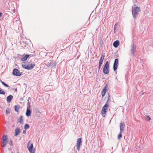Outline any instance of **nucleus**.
<instances>
[{
  "instance_id": "nucleus-27",
  "label": "nucleus",
  "mask_w": 153,
  "mask_h": 153,
  "mask_svg": "<svg viewBox=\"0 0 153 153\" xmlns=\"http://www.w3.org/2000/svg\"><path fill=\"white\" fill-rule=\"evenodd\" d=\"M6 113L7 114H8L10 113V110L9 108H7L6 109Z\"/></svg>"
},
{
  "instance_id": "nucleus-35",
  "label": "nucleus",
  "mask_w": 153,
  "mask_h": 153,
  "mask_svg": "<svg viewBox=\"0 0 153 153\" xmlns=\"http://www.w3.org/2000/svg\"><path fill=\"white\" fill-rule=\"evenodd\" d=\"M2 15V13L1 12H0V17Z\"/></svg>"
},
{
  "instance_id": "nucleus-7",
  "label": "nucleus",
  "mask_w": 153,
  "mask_h": 153,
  "mask_svg": "<svg viewBox=\"0 0 153 153\" xmlns=\"http://www.w3.org/2000/svg\"><path fill=\"white\" fill-rule=\"evenodd\" d=\"M22 74V72H20L17 69L15 68L13 71V75L16 76H20Z\"/></svg>"
},
{
  "instance_id": "nucleus-15",
  "label": "nucleus",
  "mask_w": 153,
  "mask_h": 153,
  "mask_svg": "<svg viewBox=\"0 0 153 153\" xmlns=\"http://www.w3.org/2000/svg\"><path fill=\"white\" fill-rule=\"evenodd\" d=\"M20 129L18 128H16L15 129V134H14V136H16L20 133Z\"/></svg>"
},
{
  "instance_id": "nucleus-22",
  "label": "nucleus",
  "mask_w": 153,
  "mask_h": 153,
  "mask_svg": "<svg viewBox=\"0 0 153 153\" xmlns=\"http://www.w3.org/2000/svg\"><path fill=\"white\" fill-rule=\"evenodd\" d=\"M5 92L4 91H2V89L0 88V94L4 95L5 94Z\"/></svg>"
},
{
  "instance_id": "nucleus-3",
  "label": "nucleus",
  "mask_w": 153,
  "mask_h": 153,
  "mask_svg": "<svg viewBox=\"0 0 153 153\" xmlns=\"http://www.w3.org/2000/svg\"><path fill=\"white\" fill-rule=\"evenodd\" d=\"M103 72L105 74H108L109 72V64L108 61L106 62L103 68Z\"/></svg>"
},
{
  "instance_id": "nucleus-13",
  "label": "nucleus",
  "mask_w": 153,
  "mask_h": 153,
  "mask_svg": "<svg viewBox=\"0 0 153 153\" xmlns=\"http://www.w3.org/2000/svg\"><path fill=\"white\" fill-rule=\"evenodd\" d=\"M13 98V96L11 95L8 96L6 98L7 101V102L10 103Z\"/></svg>"
},
{
  "instance_id": "nucleus-16",
  "label": "nucleus",
  "mask_w": 153,
  "mask_h": 153,
  "mask_svg": "<svg viewBox=\"0 0 153 153\" xmlns=\"http://www.w3.org/2000/svg\"><path fill=\"white\" fill-rule=\"evenodd\" d=\"M120 44L118 40L115 41L113 43V46L115 48H117L118 47Z\"/></svg>"
},
{
  "instance_id": "nucleus-33",
  "label": "nucleus",
  "mask_w": 153,
  "mask_h": 153,
  "mask_svg": "<svg viewBox=\"0 0 153 153\" xmlns=\"http://www.w3.org/2000/svg\"><path fill=\"white\" fill-rule=\"evenodd\" d=\"M23 134H25L26 133V130H23Z\"/></svg>"
},
{
  "instance_id": "nucleus-18",
  "label": "nucleus",
  "mask_w": 153,
  "mask_h": 153,
  "mask_svg": "<svg viewBox=\"0 0 153 153\" xmlns=\"http://www.w3.org/2000/svg\"><path fill=\"white\" fill-rule=\"evenodd\" d=\"M20 106L19 105H16L15 106V110L16 111L18 112L20 108Z\"/></svg>"
},
{
  "instance_id": "nucleus-6",
  "label": "nucleus",
  "mask_w": 153,
  "mask_h": 153,
  "mask_svg": "<svg viewBox=\"0 0 153 153\" xmlns=\"http://www.w3.org/2000/svg\"><path fill=\"white\" fill-rule=\"evenodd\" d=\"M8 142L7 136L6 135H4L2 137V145H1L2 147L4 148L7 145V143Z\"/></svg>"
},
{
  "instance_id": "nucleus-32",
  "label": "nucleus",
  "mask_w": 153,
  "mask_h": 153,
  "mask_svg": "<svg viewBox=\"0 0 153 153\" xmlns=\"http://www.w3.org/2000/svg\"><path fill=\"white\" fill-rule=\"evenodd\" d=\"M101 65H99L98 72H99V70L101 68Z\"/></svg>"
},
{
  "instance_id": "nucleus-8",
  "label": "nucleus",
  "mask_w": 153,
  "mask_h": 153,
  "mask_svg": "<svg viewBox=\"0 0 153 153\" xmlns=\"http://www.w3.org/2000/svg\"><path fill=\"white\" fill-rule=\"evenodd\" d=\"M82 138H78L77 140L76 146L79 151L80 146L82 144Z\"/></svg>"
},
{
  "instance_id": "nucleus-36",
  "label": "nucleus",
  "mask_w": 153,
  "mask_h": 153,
  "mask_svg": "<svg viewBox=\"0 0 153 153\" xmlns=\"http://www.w3.org/2000/svg\"><path fill=\"white\" fill-rule=\"evenodd\" d=\"M143 94H144V93H142V95H143Z\"/></svg>"
},
{
  "instance_id": "nucleus-17",
  "label": "nucleus",
  "mask_w": 153,
  "mask_h": 153,
  "mask_svg": "<svg viewBox=\"0 0 153 153\" xmlns=\"http://www.w3.org/2000/svg\"><path fill=\"white\" fill-rule=\"evenodd\" d=\"M29 56L30 55L28 54L26 55L24 57L21 58V60L22 61H26L29 57Z\"/></svg>"
},
{
  "instance_id": "nucleus-1",
  "label": "nucleus",
  "mask_w": 153,
  "mask_h": 153,
  "mask_svg": "<svg viewBox=\"0 0 153 153\" xmlns=\"http://www.w3.org/2000/svg\"><path fill=\"white\" fill-rule=\"evenodd\" d=\"M110 96L109 95L108 97V100L106 102L105 104L104 105L103 107L102 108V110H101V114L102 116L103 117H105V114H106L107 112V107L108 106V101L110 100Z\"/></svg>"
},
{
  "instance_id": "nucleus-4",
  "label": "nucleus",
  "mask_w": 153,
  "mask_h": 153,
  "mask_svg": "<svg viewBox=\"0 0 153 153\" xmlns=\"http://www.w3.org/2000/svg\"><path fill=\"white\" fill-rule=\"evenodd\" d=\"M22 67L25 69L28 70H31L33 69V67L35 66V64H30V66L27 64L25 63H23L22 64Z\"/></svg>"
},
{
  "instance_id": "nucleus-10",
  "label": "nucleus",
  "mask_w": 153,
  "mask_h": 153,
  "mask_svg": "<svg viewBox=\"0 0 153 153\" xmlns=\"http://www.w3.org/2000/svg\"><path fill=\"white\" fill-rule=\"evenodd\" d=\"M118 64V59H115L113 65V70L115 71H116L117 68Z\"/></svg>"
},
{
  "instance_id": "nucleus-25",
  "label": "nucleus",
  "mask_w": 153,
  "mask_h": 153,
  "mask_svg": "<svg viewBox=\"0 0 153 153\" xmlns=\"http://www.w3.org/2000/svg\"><path fill=\"white\" fill-rule=\"evenodd\" d=\"M22 116H21L20 117V120L19 121V123L20 124H23V121L22 119Z\"/></svg>"
},
{
  "instance_id": "nucleus-20",
  "label": "nucleus",
  "mask_w": 153,
  "mask_h": 153,
  "mask_svg": "<svg viewBox=\"0 0 153 153\" xmlns=\"http://www.w3.org/2000/svg\"><path fill=\"white\" fill-rule=\"evenodd\" d=\"M1 82L2 84L4 86L7 87H10V86L7 84L5 83L4 82L2 81H1Z\"/></svg>"
},
{
  "instance_id": "nucleus-34",
  "label": "nucleus",
  "mask_w": 153,
  "mask_h": 153,
  "mask_svg": "<svg viewBox=\"0 0 153 153\" xmlns=\"http://www.w3.org/2000/svg\"><path fill=\"white\" fill-rule=\"evenodd\" d=\"M117 25V24H116L115 25V26H114V31H115V30H116V29H115V26H116Z\"/></svg>"
},
{
  "instance_id": "nucleus-26",
  "label": "nucleus",
  "mask_w": 153,
  "mask_h": 153,
  "mask_svg": "<svg viewBox=\"0 0 153 153\" xmlns=\"http://www.w3.org/2000/svg\"><path fill=\"white\" fill-rule=\"evenodd\" d=\"M30 99V97H29L28 98V99L27 100V105H27V108H30V102H29V100Z\"/></svg>"
},
{
  "instance_id": "nucleus-11",
  "label": "nucleus",
  "mask_w": 153,
  "mask_h": 153,
  "mask_svg": "<svg viewBox=\"0 0 153 153\" xmlns=\"http://www.w3.org/2000/svg\"><path fill=\"white\" fill-rule=\"evenodd\" d=\"M27 148L28 149L30 152V153H34L35 151L34 150L33 151V145L32 144H31L30 146L28 145Z\"/></svg>"
},
{
  "instance_id": "nucleus-31",
  "label": "nucleus",
  "mask_w": 153,
  "mask_h": 153,
  "mask_svg": "<svg viewBox=\"0 0 153 153\" xmlns=\"http://www.w3.org/2000/svg\"><path fill=\"white\" fill-rule=\"evenodd\" d=\"M102 62H103V61H101L100 60L99 62V65L101 66V65H102Z\"/></svg>"
},
{
  "instance_id": "nucleus-5",
  "label": "nucleus",
  "mask_w": 153,
  "mask_h": 153,
  "mask_svg": "<svg viewBox=\"0 0 153 153\" xmlns=\"http://www.w3.org/2000/svg\"><path fill=\"white\" fill-rule=\"evenodd\" d=\"M56 62L55 61L49 60V61L47 63L46 65L48 68L51 67L55 68L56 66Z\"/></svg>"
},
{
  "instance_id": "nucleus-38",
  "label": "nucleus",
  "mask_w": 153,
  "mask_h": 153,
  "mask_svg": "<svg viewBox=\"0 0 153 153\" xmlns=\"http://www.w3.org/2000/svg\"><path fill=\"white\" fill-rule=\"evenodd\" d=\"M19 153V152H18V153Z\"/></svg>"
},
{
  "instance_id": "nucleus-2",
  "label": "nucleus",
  "mask_w": 153,
  "mask_h": 153,
  "mask_svg": "<svg viewBox=\"0 0 153 153\" xmlns=\"http://www.w3.org/2000/svg\"><path fill=\"white\" fill-rule=\"evenodd\" d=\"M140 11V8L139 7H134L132 12L134 19H135L137 17Z\"/></svg>"
},
{
  "instance_id": "nucleus-29",
  "label": "nucleus",
  "mask_w": 153,
  "mask_h": 153,
  "mask_svg": "<svg viewBox=\"0 0 153 153\" xmlns=\"http://www.w3.org/2000/svg\"><path fill=\"white\" fill-rule=\"evenodd\" d=\"M9 144L10 145L13 146V142L12 140H10L9 142Z\"/></svg>"
},
{
  "instance_id": "nucleus-23",
  "label": "nucleus",
  "mask_w": 153,
  "mask_h": 153,
  "mask_svg": "<svg viewBox=\"0 0 153 153\" xmlns=\"http://www.w3.org/2000/svg\"><path fill=\"white\" fill-rule=\"evenodd\" d=\"M122 132H121V131H120V133L118 135V139H120V138L122 137Z\"/></svg>"
},
{
  "instance_id": "nucleus-19",
  "label": "nucleus",
  "mask_w": 153,
  "mask_h": 153,
  "mask_svg": "<svg viewBox=\"0 0 153 153\" xmlns=\"http://www.w3.org/2000/svg\"><path fill=\"white\" fill-rule=\"evenodd\" d=\"M105 56V53L102 54L101 56L100 60L103 61V60Z\"/></svg>"
},
{
  "instance_id": "nucleus-9",
  "label": "nucleus",
  "mask_w": 153,
  "mask_h": 153,
  "mask_svg": "<svg viewBox=\"0 0 153 153\" xmlns=\"http://www.w3.org/2000/svg\"><path fill=\"white\" fill-rule=\"evenodd\" d=\"M136 50V46L133 43H132L131 45V54L133 56H134L135 55V52Z\"/></svg>"
},
{
  "instance_id": "nucleus-30",
  "label": "nucleus",
  "mask_w": 153,
  "mask_h": 153,
  "mask_svg": "<svg viewBox=\"0 0 153 153\" xmlns=\"http://www.w3.org/2000/svg\"><path fill=\"white\" fill-rule=\"evenodd\" d=\"M107 89V84H106L105 85V86L103 90H104L105 91H106Z\"/></svg>"
},
{
  "instance_id": "nucleus-37",
  "label": "nucleus",
  "mask_w": 153,
  "mask_h": 153,
  "mask_svg": "<svg viewBox=\"0 0 153 153\" xmlns=\"http://www.w3.org/2000/svg\"><path fill=\"white\" fill-rule=\"evenodd\" d=\"M11 153H13L12 152H11Z\"/></svg>"
},
{
  "instance_id": "nucleus-28",
  "label": "nucleus",
  "mask_w": 153,
  "mask_h": 153,
  "mask_svg": "<svg viewBox=\"0 0 153 153\" xmlns=\"http://www.w3.org/2000/svg\"><path fill=\"white\" fill-rule=\"evenodd\" d=\"M106 92V91L103 90H102V91L101 94L102 97H103L105 96Z\"/></svg>"
},
{
  "instance_id": "nucleus-14",
  "label": "nucleus",
  "mask_w": 153,
  "mask_h": 153,
  "mask_svg": "<svg viewBox=\"0 0 153 153\" xmlns=\"http://www.w3.org/2000/svg\"><path fill=\"white\" fill-rule=\"evenodd\" d=\"M30 108H27L26 115L27 117L30 116L31 114V111L29 109Z\"/></svg>"
},
{
  "instance_id": "nucleus-21",
  "label": "nucleus",
  "mask_w": 153,
  "mask_h": 153,
  "mask_svg": "<svg viewBox=\"0 0 153 153\" xmlns=\"http://www.w3.org/2000/svg\"><path fill=\"white\" fill-rule=\"evenodd\" d=\"M30 128V126L27 124H26L24 126V128L25 129H29Z\"/></svg>"
},
{
  "instance_id": "nucleus-24",
  "label": "nucleus",
  "mask_w": 153,
  "mask_h": 153,
  "mask_svg": "<svg viewBox=\"0 0 153 153\" xmlns=\"http://www.w3.org/2000/svg\"><path fill=\"white\" fill-rule=\"evenodd\" d=\"M150 119H151L150 117L148 116H146V117L145 120L147 121H149L150 120Z\"/></svg>"
},
{
  "instance_id": "nucleus-12",
  "label": "nucleus",
  "mask_w": 153,
  "mask_h": 153,
  "mask_svg": "<svg viewBox=\"0 0 153 153\" xmlns=\"http://www.w3.org/2000/svg\"><path fill=\"white\" fill-rule=\"evenodd\" d=\"M125 126L124 123L121 122L120 124V131L121 132H123L124 131V128Z\"/></svg>"
}]
</instances>
